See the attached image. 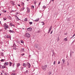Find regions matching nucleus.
Instances as JSON below:
<instances>
[{
	"mask_svg": "<svg viewBox=\"0 0 75 75\" xmlns=\"http://www.w3.org/2000/svg\"><path fill=\"white\" fill-rule=\"evenodd\" d=\"M21 52H25V50H24V49H21Z\"/></svg>",
	"mask_w": 75,
	"mask_h": 75,
	"instance_id": "10",
	"label": "nucleus"
},
{
	"mask_svg": "<svg viewBox=\"0 0 75 75\" xmlns=\"http://www.w3.org/2000/svg\"><path fill=\"white\" fill-rule=\"evenodd\" d=\"M2 72L3 73H4V70H3L2 71Z\"/></svg>",
	"mask_w": 75,
	"mask_h": 75,
	"instance_id": "47",
	"label": "nucleus"
},
{
	"mask_svg": "<svg viewBox=\"0 0 75 75\" xmlns=\"http://www.w3.org/2000/svg\"><path fill=\"white\" fill-rule=\"evenodd\" d=\"M9 33H14V31L10 30H9Z\"/></svg>",
	"mask_w": 75,
	"mask_h": 75,
	"instance_id": "9",
	"label": "nucleus"
},
{
	"mask_svg": "<svg viewBox=\"0 0 75 75\" xmlns=\"http://www.w3.org/2000/svg\"><path fill=\"white\" fill-rule=\"evenodd\" d=\"M42 8H44V9H45L46 8V6H43L42 7Z\"/></svg>",
	"mask_w": 75,
	"mask_h": 75,
	"instance_id": "24",
	"label": "nucleus"
},
{
	"mask_svg": "<svg viewBox=\"0 0 75 75\" xmlns=\"http://www.w3.org/2000/svg\"><path fill=\"white\" fill-rule=\"evenodd\" d=\"M41 23H42V25H44L45 24L43 22H41Z\"/></svg>",
	"mask_w": 75,
	"mask_h": 75,
	"instance_id": "25",
	"label": "nucleus"
},
{
	"mask_svg": "<svg viewBox=\"0 0 75 75\" xmlns=\"http://www.w3.org/2000/svg\"><path fill=\"white\" fill-rule=\"evenodd\" d=\"M40 4H41V3H40L39 4L38 6H40Z\"/></svg>",
	"mask_w": 75,
	"mask_h": 75,
	"instance_id": "49",
	"label": "nucleus"
},
{
	"mask_svg": "<svg viewBox=\"0 0 75 75\" xmlns=\"http://www.w3.org/2000/svg\"><path fill=\"white\" fill-rule=\"evenodd\" d=\"M9 66L10 67H11V66H12V63L11 62H9Z\"/></svg>",
	"mask_w": 75,
	"mask_h": 75,
	"instance_id": "13",
	"label": "nucleus"
},
{
	"mask_svg": "<svg viewBox=\"0 0 75 75\" xmlns=\"http://www.w3.org/2000/svg\"><path fill=\"white\" fill-rule=\"evenodd\" d=\"M4 27H6L7 28H9V26L6 24V23H5L4 24Z\"/></svg>",
	"mask_w": 75,
	"mask_h": 75,
	"instance_id": "3",
	"label": "nucleus"
},
{
	"mask_svg": "<svg viewBox=\"0 0 75 75\" xmlns=\"http://www.w3.org/2000/svg\"><path fill=\"white\" fill-rule=\"evenodd\" d=\"M29 57H31V55H29Z\"/></svg>",
	"mask_w": 75,
	"mask_h": 75,
	"instance_id": "54",
	"label": "nucleus"
},
{
	"mask_svg": "<svg viewBox=\"0 0 75 75\" xmlns=\"http://www.w3.org/2000/svg\"><path fill=\"white\" fill-rule=\"evenodd\" d=\"M3 19H4V20L6 21V18L5 17V18H3Z\"/></svg>",
	"mask_w": 75,
	"mask_h": 75,
	"instance_id": "27",
	"label": "nucleus"
},
{
	"mask_svg": "<svg viewBox=\"0 0 75 75\" xmlns=\"http://www.w3.org/2000/svg\"><path fill=\"white\" fill-rule=\"evenodd\" d=\"M8 18L9 19H10V20H11V17H10V16H8Z\"/></svg>",
	"mask_w": 75,
	"mask_h": 75,
	"instance_id": "17",
	"label": "nucleus"
},
{
	"mask_svg": "<svg viewBox=\"0 0 75 75\" xmlns=\"http://www.w3.org/2000/svg\"><path fill=\"white\" fill-rule=\"evenodd\" d=\"M32 8H34V6H31Z\"/></svg>",
	"mask_w": 75,
	"mask_h": 75,
	"instance_id": "28",
	"label": "nucleus"
},
{
	"mask_svg": "<svg viewBox=\"0 0 75 75\" xmlns=\"http://www.w3.org/2000/svg\"><path fill=\"white\" fill-rule=\"evenodd\" d=\"M25 9V8H24V7H23L22 8V10H24V9Z\"/></svg>",
	"mask_w": 75,
	"mask_h": 75,
	"instance_id": "33",
	"label": "nucleus"
},
{
	"mask_svg": "<svg viewBox=\"0 0 75 75\" xmlns=\"http://www.w3.org/2000/svg\"><path fill=\"white\" fill-rule=\"evenodd\" d=\"M52 32H53V30H52L51 32L50 33V34H52Z\"/></svg>",
	"mask_w": 75,
	"mask_h": 75,
	"instance_id": "44",
	"label": "nucleus"
},
{
	"mask_svg": "<svg viewBox=\"0 0 75 75\" xmlns=\"http://www.w3.org/2000/svg\"><path fill=\"white\" fill-rule=\"evenodd\" d=\"M1 14L0 13V16H1Z\"/></svg>",
	"mask_w": 75,
	"mask_h": 75,
	"instance_id": "60",
	"label": "nucleus"
},
{
	"mask_svg": "<svg viewBox=\"0 0 75 75\" xmlns=\"http://www.w3.org/2000/svg\"><path fill=\"white\" fill-rule=\"evenodd\" d=\"M20 64L19 63L17 65V67H19V66H20Z\"/></svg>",
	"mask_w": 75,
	"mask_h": 75,
	"instance_id": "21",
	"label": "nucleus"
},
{
	"mask_svg": "<svg viewBox=\"0 0 75 75\" xmlns=\"http://www.w3.org/2000/svg\"><path fill=\"white\" fill-rule=\"evenodd\" d=\"M64 41H68V39H67V38H65L63 40Z\"/></svg>",
	"mask_w": 75,
	"mask_h": 75,
	"instance_id": "11",
	"label": "nucleus"
},
{
	"mask_svg": "<svg viewBox=\"0 0 75 75\" xmlns=\"http://www.w3.org/2000/svg\"><path fill=\"white\" fill-rule=\"evenodd\" d=\"M69 62H67V66H68V65H69Z\"/></svg>",
	"mask_w": 75,
	"mask_h": 75,
	"instance_id": "35",
	"label": "nucleus"
},
{
	"mask_svg": "<svg viewBox=\"0 0 75 75\" xmlns=\"http://www.w3.org/2000/svg\"><path fill=\"white\" fill-rule=\"evenodd\" d=\"M13 47H16V45L15 44H13Z\"/></svg>",
	"mask_w": 75,
	"mask_h": 75,
	"instance_id": "26",
	"label": "nucleus"
},
{
	"mask_svg": "<svg viewBox=\"0 0 75 75\" xmlns=\"http://www.w3.org/2000/svg\"><path fill=\"white\" fill-rule=\"evenodd\" d=\"M54 1V0H52V1Z\"/></svg>",
	"mask_w": 75,
	"mask_h": 75,
	"instance_id": "53",
	"label": "nucleus"
},
{
	"mask_svg": "<svg viewBox=\"0 0 75 75\" xmlns=\"http://www.w3.org/2000/svg\"><path fill=\"white\" fill-rule=\"evenodd\" d=\"M28 71L27 70L24 72V73H25V74H27V73H28Z\"/></svg>",
	"mask_w": 75,
	"mask_h": 75,
	"instance_id": "18",
	"label": "nucleus"
},
{
	"mask_svg": "<svg viewBox=\"0 0 75 75\" xmlns=\"http://www.w3.org/2000/svg\"><path fill=\"white\" fill-rule=\"evenodd\" d=\"M36 3H37V2H34V4L35 5L36 4Z\"/></svg>",
	"mask_w": 75,
	"mask_h": 75,
	"instance_id": "42",
	"label": "nucleus"
},
{
	"mask_svg": "<svg viewBox=\"0 0 75 75\" xmlns=\"http://www.w3.org/2000/svg\"><path fill=\"white\" fill-rule=\"evenodd\" d=\"M4 65L3 66L1 67V68H2V69H4V68H6V67Z\"/></svg>",
	"mask_w": 75,
	"mask_h": 75,
	"instance_id": "12",
	"label": "nucleus"
},
{
	"mask_svg": "<svg viewBox=\"0 0 75 75\" xmlns=\"http://www.w3.org/2000/svg\"><path fill=\"white\" fill-rule=\"evenodd\" d=\"M21 70H23V69H24V68H23V67H21Z\"/></svg>",
	"mask_w": 75,
	"mask_h": 75,
	"instance_id": "34",
	"label": "nucleus"
},
{
	"mask_svg": "<svg viewBox=\"0 0 75 75\" xmlns=\"http://www.w3.org/2000/svg\"><path fill=\"white\" fill-rule=\"evenodd\" d=\"M4 75H8L6 73H5L4 74Z\"/></svg>",
	"mask_w": 75,
	"mask_h": 75,
	"instance_id": "39",
	"label": "nucleus"
},
{
	"mask_svg": "<svg viewBox=\"0 0 75 75\" xmlns=\"http://www.w3.org/2000/svg\"><path fill=\"white\" fill-rule=\"evenodd\" d=\"M62 62H63V64H64V63L65 62V59H63L62 60Z\"/></svg>",
	"mask_w": 75,
	"mask_h": 75,
	"instance_id": "19",
	"label": "nucleus"
},
{
	"mask_svg": "<svg viewBox=\"0 0 75 75\" xmlns=\"http://www.w3.org/2000/svg\"><path fill=\"white\" fill-rule=\"evenodd\" d=\"M35 47H36V48H38V45L37 44V45H35Z\"/></svg>",
	"mask_w": 75,
	"mask_h": 75,
	"instance_id": "14",
	"label": "nucleus"
},
{
	"mask_svg": "<svg viewBox=\"0 0 75 75\" xmlns=\"http://www.w3.org/2000/svg\"><path fill=\"white\" fill-rule=\"evenodd\" d=\"M60 63H61L59 61L58 64H59Z\"/></svg>",
	"mask_w": 75,
	"mask_h": 75,
	"instance_id": "45",
	"label": "nucleus"
},
{
	"mask_svg": "<svg viewBox=\"0 0 75 75\" xmlns=\"http://www.w3.org/2000/svg\"><path fill=\"white\" fill-rule=\"evenodd\" d=\"M1 75H3V73H1Z\"/></svg>",
	"mask_w": 75,
	"mask_h": 75,
	"instance_id": "55",
	"label": "nucleus"
},
{
	"mask_svg": "<svg viewBox=\"0 0 75 75\" xmlns=\"http://www.w3.org/2000/svg\"><path fill=\"white\" fill-rule=\"evenodd\" d=\"M13 11V12H14V11Z\"/></svg>",
	"mask_w": 75,
	"mask_h": 75,
	"instance_id": "62",
	"label": "nucleus"
},
{
	"mask_svg": "<svg viewBox=\"0 0 75 75\" xmlns=\"http://www.w3.org/2000/svg\"><path fill=\"white\" fill-rule=\"evenodd\" d=\"M27 11H26V13H30V8L28 7L27 8Z\"/></svg>",
	"mask_w": 75,
	"mask_h": 75,
	"instance_id": "5",
	"label": "nucleus"
},
{
	"mask_svg": "<svg viewBox=\"0 0 75 75\" xmlns=\"http://www.w3.org/2000/svg\"><path fill=\"white\" fill-rule=\"evenodd\" d=\"M7 28H6V27H5V28H4V29H5V30H6Z\"/></svg>",
	"mask_w": 75,
	"mask_h": 75,
	"instance_id": "51",
	"label": "nucleus"
},
{
	"mask_svg": "<svg viewBox=\"0 0 75 75\" xmlns=\"http://www.w3.org/2000/svg\"><path fill=\"white\" fill-rule=\"evenodd\" d=\"M19 20H20V19H19Z\"/></svg>",
	"mask_w": 75,
	"mask_h": 75,
	"instance_id": "64",
	"label": "nucleus"
},
{
	"mask_svg": "<svg viewBox=\"0 0 75 75\" xmlns=\"http://www.w3.org/2000/svg\"><path fill=\"white\" fill-rule=\"evenodd\" d=\"M47 67H48V65H45L44 66H42L41 68H42L43 70H44V71H45V70H46V68H47Z\"/></svg>",
	"mask_w": 75,
	"mask_h": 75,
	"instance_id": "1",
	"label": "nucleus"
},
{
	"mask_svg": "<svg viewBox=\"0 0 75 75\" xmlns=\"http://www.w3.org/2000/svg\"><path fill=\"white\" fill-rule=\"evenodd\" d=\"M11 25H12V23H11L10 24V25H11Z\"/></svg>",
	"mask_w": 75,
	"mask_h": 75,
	"instance_id": "46",
	"label": "nucleus"
},
{
	"mask_svg": "<svg viewBox=\"0 0 75 75\" xmlns=\"http://www.w3.org/2000/svg\"><path fill=\"white\" fill-rule=\"evenodd\" d=\"M16 73H13L11 74V75H15Z\"/></svg>",
	"mask_w": 75,
	"mask_h": 75,
	"instance_id": "36",
	"label": "nucleus"
},
{
	"mask_svg": "<svg viewBox=\"0 0 75 75\" xmlns=\"http://www.w3.org/2000/svg\"><path fill=\"white\" fill-rule=\"evenodd\" d=\"M1 31V30H0V31Z\"/></svg>",
	"mask_w": 75,
	"mask_h": 75,
	"instance_id": "61",
	"label": "nucleus"
},
{
	"mask_svg": "<svg viewBox=\"0 0 75 75\" xmlns=\"http://www.w3.org/2000/svg\"><path fill=\"white\" fill-rule=\"evenodd\" d=\"M23 55H24V54H22Z\"/></svg>",
	"mask_w": 75,
	"mask_h": 75,
	"instance_id": "57",
	"label": "nucleus"
},
{
	"mask_svg": "<svg viewBox=\"0 0 75 75\" xmlns=\"http://www.w3.org/2000/svg\"><path fill=\"white\" fill-rule=\"evenodd\" d=\"M52 73H51V72H49V75H51V74Z\"/></svg>",
	"mask_w": 75,
	"mask_h": 75,
	"instance_id": "40",
	"label": "nucleus"
},
{
	"mask_svg": "<svg viewBox=\"0 0 75 75\" xmlns=\"http://www.w3.org/2000/svg\"><path fill=\"white\" fill-rule=\"evenodd\" d=\"M23 67H26V65H25V64L23 63Z\"/></svg>",
	"mask_w": 75,
	"mask_h": 75,
	"instance_id": "22",
	"label": "nucleus"
},
{
	"mask_svg": "<svg viewBox=\"0 0 75 75\" xmlns=\"http://www.w3.org/2000/svg\"><path fill=\"white\" fill-rule=\"evenodd\" d=\"M23 28V30H24V28Z\"/></svg>",
	"mask_w": 75,
	"mask_h": 75,
	"instance_id": "58",
	"label": "nucleus"
},
{
	"mask_svg": "<svg viewBox=\"0 0 75 75\" xmlns=\"http://www.w3.org/2000/svg\"><path fill=\"white\" fill-rule=\"evenodd\" d=\"M8 65V62H5L4 64V65L7 66Z\"/></svg>",
	"mask_w": 75,
	"mask_h": 75,
	"instance_id": "7",
	"label": "nucleus"
},
{
	"mask_svg": "<svg viewBox=\"0 0 75 75\" xmlns=\"http://www.w3.org/2000/svg\"><path fill=\"white\" fill-rule=\"evenodd\" d=\"M59 41V37L57 39V41Z\"/></svg>",
	"mask_w": 75,
	"mask_h": 75,
	"instance_id": "38",
	"label": "nucleus"
},
{
	"mask_svg": "<svg viewBox=\"0 0 75 75\" xmlns=\"http://www.w3.org/2000/svg\"><path fill=\"white\" fill-rule=\"evenodd\" d=\"M7 38H10V36H9V35H7Z\"/></svg>",
	"mask_w": 75,
	"mask_h": 75,
	"instance_id": "29",
	"label": "nucleus"
},
{
	"mask_svg": "<svg viewBox=\"0 0 75 75\" xmlns=\"http://www.w3.org/2000/svg\"><path fill=\"white\" fill-rule=\"evenodd\" d=\"M52 29V27L51 26V27L49 29L48 32V34H49V33H50V31H51V30Z\"/></svg>",
	"mask_w": 75,
	"mask_h": 75,
	"instance_id": "8",
	"label": "nucleus"
},
{
	"mask_svg": "<svg viewBox=\"0 0 75 75\" xmlns=\"http://www.w3.org/2000/svg\"><path fill=\"white\" fill-rule=\"evenodd\" d=\"M13 49L14 50H16V48L15 47H13Z\"/></svg>",
	"mask_w": 75,
	"mask_h": 75,
	"instance_id": "41",
	"label": "nucleus"
},
{
	"mask_svg": "<svg viewBox=\"0 0 75 75\" xmlns=\"http://www.w3.org/2000/svg\"><path fill=\"white\" fill-rule=\"evenodd\" d=\"M29 24H30V25H31V24H33V22H29Z\"/></svg>",
	"mask_w": 75,
	"mask_h": 75,
	"instance_id": "31",
	"label": "nucleus"
},
{
	"mask_svg": "<svg viewBox=\"0 0 75 75\" xmlns=\"http://www.w3.org/2000/svg\"><path fill=\"white\" fill-rule=\"evenodd\" d=\"M12 67L13 68H14V64L13 65H12Z\"/></svg>",
	"mask_w": 75,
	"mask_h": 75,
	"instance_id": "37",
	"label": "nucleus"
},
{
	"mask_svg": "<svg viewBox=\"0 0 75 75\" xmlns=\"http://www.w3.org/2000/svg\"><path fill=\"white\" fill-rule=\"evenodd\" d=\"M11 3L12 5H13V6H14V2H11Z\"/></svg>",
	"mask_w": 75,
	"mask_h": 75,
	"instance_id": "16",
	"label": "nucleus"
},
{
	"mask_svg": "<svg viewBox=\"0 0 75 75\" xmlns=\"http://www.w3.org/2000/svg\"><path fill=\"white\" fill-rule=\"evenodd\" d=\"M32 30V28H29L27 29V30L29 31H31Z\"/></svg>",
	"mask_w": 75,
	"mask_h": 75,
	"instance_id": "6",
	"label": "nucleus"
},
{
	"mask_svg": "<svg viewBox=\"0 0 75 75\" xmlns=\"http://www.w3.org/2000/svg\"><path fill=\"white\" fill-rule=\"evenodd\" d=\"M10 39H11V37H10Z\"/></svg>",
	"mask_w": 75,
	"mask_h": 75,
	"instance_id": "63",
	"label": "nucleus"
},
{
	"mask_svg": "<svg viewBox=\"0 0 75 75\" xmlns=\"http://www.w3.org/2000/svg\"><path fill=\"white\" fill-rule=\"evenodd\" d=\"M1 62H4V59H1Z\"/></svg>",
	"mask_w": 75,
	"mask_h": 75,
	"instance_id": "32",
	"label": "nucleus"
},
{
	"mask_svg": "<svg viewBox=\"0 0 75 75\" xmlns=\"http://www.w3.org/2000/svg\"><path fill=\"white\" fill-rule=\"evenodd\" d=\"M21 43L22 44H24V41L23 40H21Z\"/></svg>",
	"mask_w": 75,
	"mask_h": 75,
	"instance_id": "23",
	"label": "nucleus"
},
{
	"mask_svg": "<svg viewBox=\"0 0 75 75\" xmlns=\"http://www.w3.org/2000/svg\"><path fill=\"white\" fill-rule=\"evenodd\" d=\"M28 20V19H27V18H25L24 19V21H27Z\"/></svg>",
	"mask_w": 75,
	"mask_h": 75,
	"instance_id": "20",
	"label": "nucleus"
},
{
	"mask_svg": "<svg viewBox=\"0 0 75 75\" xmlns=\"http://www.w3.org/2000/svg\"><path fill=\"white\" fill-rule=\"evenodd\" d=\"M13 71V72H15V71Z\"/></svg>",
	"mask_w": 75,
	"mask_h": 75,
	"instance_id": "56",
	"label": "nucleus"
},
{
	"mask_svg": "<svg viewBox=\"0 0 75 75\" xmlns=\"http://www.w3.org/2000/svg\"><path fill=\"white\" fill-rule=\"evenodd\" d=\"M30 34L29 33H26L25 34V37H26L27 38H30Z\"/></svg>",
	"mask_w": 75,
	"mask_h": 75,
	"instance_id": "2",
	"label": "nucleus"
},
{
	"mask_svg": "<svg viewBox=\"0 0 75 75\" xmlns=\"http://www.w3.org/2000/svg\"><path fill=\"white\" fill-rule=\"evenodd\" d=\"M39 18L35 20V21H39Z\"/></svg>",
	"mask_w": 75,
	"mask_h": 75,
	"instance_id": "15",
	"label": "nucleus"
},
{
	"mask_svg": "<svg viewBox=\"0 0 75 75\" xmlns=\"http://www.w3.org/2000/svg\"><path fill=\"white\" fill-rule=\"evenodd\" d=\"M4 13H6V11H4Z\"/></svg>",
	"mask_w": 75,
	"mask_h": 75,
	"instance_id": "48",
	"label": "nucleus"
},
{
	"mask_svg": "<svg viewBox=\"0 0 75 75\" xmlns=\"http://www.w3.org/2000/svg\"><path fill=\"white\" fill-rule=\"evenodd\" d=\"M18 6H19V7H20V5L18 4Z\"/></svg>",
	"mask_w": 75,
	"mask_h": 75,
	"instance_id": "52",
	"label": "nucleus"
},
{
	"mask_svg": "<svg viewBox=\"0 0 75 75\" xmlns=\"http://www.w3.org/2000/svg\"><path fill=\"white\" fill-rule=\"evenodd\" d=\"M11 26H13V27H14V25H11Z\"/></svg>",
	"mask_w": 75,
	"mask_h": 75,
	"instance_id": "50",
	"label": "nucleus"
},
{
	"mask_svg": "<svg viewBox=\"0 0 75 75\" xmlns=\"http://www.w3.org/2000/svg\"><path fill=\"white\" fill-rule=\"evenodd\" d=\"M27 65L28 66V68H30L31 67V65L29 63H27Z\"/></svg>",
	"mask_w": 75,
	"mask_h": 75,
	"instance_id": "4",
	"label": "nucleus"
},
{
	"mask_svg": "<svg viewBox=\"0 0 75 75\" xmlns=\"http://www.w3.org/2000/svg\"><path fill=\"white\" fill-rule=\"evenodd\" d=\"M53 64H54V65H55V61H54Z\"/></svg>",
	"mask_w": 75,
	"mask_h": 75,
	"instance_id": "43",
	"label": "nucleus"
},
{
	"mask_svg": "<svg viewBox=\"0 0 75 75\" xmlns=\"http://www.w3.org/2000/svg\"><path fill=\"white\" fill-rule=\"evenodd\" d=\"M27 1H29V0H27Z\"/></svg>",
	"mask_w": 75,
	"mask_h": 75,
	"instance_id": "59",
	"label": "nucleus"
},
{
	"mask_svg": "<svg viewBox=\"0 0 75 75\" xmlns=\"http://www.w3.org/2000/svg\"><path fill=\"white\" fill-rule=\"evenodd\" d=\"M74 52H71L70 54V55H72V53H73V54H74Z\"/></svg>",
	"mask_w": 75,
	"mask_h": 75,
	"instance_id": "30",
	"label": "nucleus"
}]
</instances>
